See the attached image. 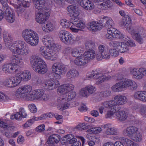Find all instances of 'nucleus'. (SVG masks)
Masks as SVG:
<instances>
[{
	"label": "nucleus",
	"instance_id": "1",
	"mask_svg": "<svg viewBox=\"0 0 146 146\" xmlns=\"http://www.w3.org/2000/svg\"><path fill=\"white\" fill-rule=\"evenodd\" d=\"M42 41L46 46L40 47L39 50L40 53L46 59L51 60L55 59L56 56L54 51L55 45L54 43L53 38L45 36Z\"/></svg>",
	"mask_w": 146,
	"mask_h": 146
},
{
	"label": "nucleus",
	"instance_id": "2",
	"mask_svg": "<svg viewBox=\"0 0 146 146\" xmlns=\"http://www.w3.org/2000/svg\"><path fill=\"white\" fill-rule=\"evenodd\" d=\"M30 61L33 69L36 72L43 74L47 72V69L46 63L39 57L32 55Z\"/></svg>",
	"mask_w": 146,
	"mask_h": 146
},
{
	"label": "nucleus",
	"instance_id": "3",
	"mask_svg": "<svg viewBox=\"0 0 146 146\" xmlns=\"http://www.w3.org/2000/svg\"><path fill=\"white\" fill-rule=\"evenodd\" d=\"M137 87V84L134 81L127 79L116 83L112 87L111 89L114 92H119L127 88L131 90H135Z\"/></svg>",
	"mask_w": 146,
	"mask_h": 146
},
{
	"label": "nucleus",
	"instance_id": "4",
	"mask_svg": "<svg viewBox=\"0 0 146 146\" xmlns=\"http://www.w3.org/2000/svg\"><path fill=\"white\" fill-rule=\"evenodd\" d=\"M22 36L26 42L31 46H36L38 42V34L30 29H26L22 33Z\"/></svg>",
	"mask_w": 146,
	"mask_h": 146
},
{
	"label": "nucleus",
	"instance_id": "5",
	"mask_svg": "<svg viewBox=\"0 0 146 146\" xmlns=\"http://www.w3.org/2000/svg\"><path fill=\"white\" fill-rule=\"evenodd\" d=\"M11 63L3 65L2 68L3 71L6 73H11L16 72L17 69L15 66L21 63L22 60L17 55H13L11 59Z\"/></svg>",
	"mask_w": 146,
	"mask_h": 146
},
{
	"label": "nucleus",
	"instance_id": "6",
	"mask_svg": "<svg viewBox=\"0 0 146 146\" xmlns=\"http://www.w3.org/2000/svg\"><path fill=\"white\" fill-rule=\"evenodd\" d=\"M59 36L61 41L67 44H73L76 40L73 35L64 30L60 31Z\"/></svg>",
	"mask_w": 146,
	"mask_h": 146
},
{
	"label": "nucleus",
	"instance_id": "7",
	"mask_svg": "<svg viewBox=\"0 0 146 146\" xmlns=\"http://www.w3.org/2000/svg\"><path fill=\"white\" fill-rule=\"evenodd\" d=\"M115 102L113 101H106L102 103V104L105 108H108L110 110L107 111L105 115L106 118H112L114 113L119 110V107H115Z\"/></svg>",
	"mask_w": 146,
	"mask_h": 146
},
{
	"label": "nucleus",
	"instance_id": "8",
	"mask_svg": "<svg viewBox=\"0 0 146 146\" xmlns=\"http://www.w3.org/2000/svg\"><path fill=\"white\" fill-rule=\"evenodd\" d=\"M73 25L70 27V29L74 32L78 33L79 31H82L85 27V23L79 20L78 18H73L71 20Z\"/></svg>",
	"mask_w": 146,
	"mask_h": 146
},
{
	"label": "nucleus",
	"instance_id": "9",
	"mask_svg": "<svg viewBox=\"0 0 146 146\" xmlns=\"http://www.w3.org/2000/svg\"><path fill=\"white\" fill-rule=\"evenodd\" d=\"M123 40L125 42H122L120 47L118 50L121 53H124L128 51L129 49V46H135V44L131 41L130 38L128 36L123 37Z\"/></svg>",
	"mask_w": 146,
	"mask_h": 146
},
{
	"label": "nucleus",
	"instance_id": "10",
	"mask_svg": "<svg viewBox=\"0 0 146 146\" xmlns=\"http://www.w3.org/2000/svg\"><path fill=\"white\" fill-rule=\"evenodd\" d=\"M98 52L96 55L97 60H100L102 58L106 59H109L110 55L108 52V50L106 47L102 45H100L98 47Z\"/></svg>",
	"mask_w": 146,
	"mask_h": 146
},
{
	"label": "nucleus",
	"instance_id": "11",
	"mask_svg": "<svg viewBox=\"0 0 146 146\" xmlns=\"http://www.w3.org/2000/svg\"><path fill=\"white\" fill-rule=\"evenodd\" d=\"M36 21L38 23L43 24L47 19L50 13L46 10L36 11Z\"/></svg>",
	"mask_w": 146,
	"mask_h": 146
},
{
	"label": "nucleus",
	"instance_id": "12",
	"mask_svg": "<svg viewBox=\"0 0 146 146\" xmlns=\"http://www.w3.org/2000/svg\"><path fill=\"white\" fill-rule=\"evenodd\" d=\"M100 26L105 27V28L111 29L114 25V23L112 19L110 17L103 16L99 20Z\"/></svg>",
	"mask_w": 146,
	"mask_h": 146
},
{
	"label": "nucleus",
	"instance_id": "13",
	"mask_svg": "<svg viewBox=\"0 0 146 146\" xmlns=\"http://www.w3.org/2000/svg\"><path fill=\"white\" fill-rule=\"evenodd\" d=\"M52 69L53 72L59 75L63 74L66 71L65 65L59 62L54 64L52 66Z\"/></svg>",
	"mask_w": 146,
	"mask_h": 146
},
{
	"label": "nucleus",
	"instance_id": "14",
	"mask_svg": "<svg viewBox=\"0 0 146 146\" xmlns=\"http://www.w3.org/2000/svg\"><path fill=\"white\" fill-rule=\"evenodd\" d=\"M108 74H103L98 72L95 73L88 74L87 76L88 78L94 79H98V81L100 83H102L104 80H108L110 78V77L107 76Z\"/></svg>",
	"mask_w": 146,
	"mask_h": 146
},
{
	"label": "nucleus",
	"instance_id": "15",
	"mask_svg": "<svg viewBox=\"0 0 146 146\" xmlns=\"http://www.w3.org/2000/svg\"><path fill=\"white\" fill-rule=\"evenodd\" d=\"M15 42L18 54L20 55H26L28 53V50L24 48L25 42L24 41L18 40L15 41Z\"/></svg>",
	"mask_w": 146,
	"mask_h": 146
},
{
	"label": "nucleus",
	"instance_id": "16",
	"mask_svg": "<svg viewBox=\"0 0 146 146\" xmlns=\"http://www.w3.org/2000/svg\"><path fill=\"white\" fill-rule=\"evenodd\" d=\"M143 72L142 68L139 69L134 68L130 69V72L133 77L137 80H140L143 78L144 75Z\"/></svg>",
	"mask_w": 146,
	"mask_h": 146
},
{
	"label": "nucleus",
	"instance_id": "17",
	"mask_svg": "<svg viewBox=\"0 0 146 146\" xmlns=\"http://www.w3.org/2000/svg\"><path fill=\"white\" fill-rule=\"evenodd\" d=\"M59 85V81L55 79L48 81L42 84V86L44 88L49 90H51L55 88H56Z\"/></svg>",
	"mask_w": 146,
	"mask_h": 146
},
{
	"label": "nucleus",
	"instance_id": "18",
	"mask_svg": "<svg viewBox=\"0 0 146 146\" xmlns=\"http://www.w3.org/2000/svg\"><path fill=\"white\" fill-rule=\"evenodd\" d=\"M115 100H111L109 101H113L115 102V105L116 106L115 107L117 108V107H119V110L120 109V107L119 105H123L125 104L127 101V99L125 96L118 95L115 96L114 97Z\"/></svg>",
	"mask_w": 146,
	"mask_h": 146
},
{
	"label": "nucleus",
	"instance_id": "19",
	"mask_svg": "<svg viewBox=\"0 0 146 146\" xmlns=\"http://www.w3.org/2000/svg\"><path fill=\"white\" fill-rule=\"evenodd\" d=\"M128 31L132 35H146L145 34V30L143 27H141L130 28Z\"/></svg>",
	"mask_w": 146,
	"mask_h": 146
},
{
	"label": "nucleus",
	"instance_id": "20",
	"mask_svg": "<svg viewBox=\"0 0 146 146\" xmlns=\"http://www.w3.org/2000/svg\"><path fill=\"white\" fill-rule=\"evenodd\" d=\"M138 128L134 126H130L124 129L123 131V134L126 135L129 138L135 133L137 132Z\"/></svg>",
	"mask_w": 146,
	"mask_h": 146
},
{
	"label": "nucleus",
	"instance_id": "21",
	"mask_svg": "<svg viewBox=\"0 0 146 146\" xmlns=\"http://www.w3.org/2000/svg\"><path fill=\"white\" fill-rule=\"evenodd\" d=\"M95 91V87L90 86L82 89L80 91V94L82 96L87 97L89 94H92Z\"/></svg>",
	"mask_w": 146,
	"mask_h": 146
},
{
	"label": "nucleus",
	"instance_id": "22",
	"mask_svg": "<svg viewBox=\"0 0 146 146\" xmlns=\"http://www.w3.org/2000/svg\"><path fill=\"white\" fill-rule=\"evenodd\" d=\"M30 2L29 1H23L22 3H21L17 7L16 11L17 12L18 16L24 11L25 9L23 7H29L30 5Z\"/></svg>",
	"mask_w": 146,
	"mask_h": 146
},
{
	"label": "nucleus",
	"instance_id": "23",
	"mask_svg": "<svg viewBox=\"0 0 146 146\" xmlns=\"http://www.w3.org/2000/svg\"><path fill=\"white\" fill-rule=\"evenodd\" d=\"M86 137L88 139L87 143L89 146H94L99 141V138L96 135L88 134L86 135Z\"/></svg>",
	"mask_w": 146,
	"mask_h": 146
},
{
	"label": "nucleus",
	"instance_id": "24",
	"mask_svg": "<svg viewBox=\"0 0 146 146\" xmlns=\"http://www.w3.org/2000/svg\"><path fill=\"white\" fill-rule=\"evenodd\" d=\"M67 9L73 16V18H71V19H70V21L72 20V19L73 18H77L76 17L79 14V9L73 5L68 6L67 8Z\"/></svg>",
	"mask_w": 146,
	"mask_h": 146
},
{
	"label": "nucleus",
	"instance_id": "25",
	"mask_svg": "<svg viewBox=\"0 0 146 146\" xmlns=\"http://www.w3.org/2000/svg\"><path fill=\"white\" fill-rule=\"evenodd\" d=\"M45 2V0H36L35 1V6L36 9V11L46 10L47 8L44 7Z\"/></svg>",
	"mask_w": 146,
	"mask_h": 146
},
{
	"label": "nucleus",
	"instance_id": "26",
	"mask_svg": "<svg viewBox=\"0 0 146 146\" xmlns=\"http://www.w3.org/2000/svg\"><path fill=\"white\" fill-rule=\"evenodd\" d=\"M60 139V136L58 134L50 135L46 142L47 144H54L58 143Z\"/></svg>",
	"mask_w": 146,
	"mask_h": 146
},
{
	"label": "nucleus",
	"instance_id": "27",
	"mask_svg": "<svg viewBox=\"0 0 146 146\" xmlns=\"http://www.w3.org/2000/svg\"><path fill=\"white\" fill-rule=\"evenodd\" d=\"M107 33L109 34H112V32L113 31V33L112 35V37L114 38H123L124 35L121 34V33L119 31H117L116 29L111 28V29H109L107 30Z\"/></svg>",
	"mask_w": 146,
	"mask_h": 146
},
{
	"label": "nucleus",
	"instance_id": "28",
	"mask_svg": "<svg viewBox=\"0 0 146 146\" xmlns=\"http://www.w3.org/2000/svg\"><path fill=\"white\" fill-rule=\"evenodd\" d=\"M87 25L88 28L92 31H95L98 30H100L101 29L99 21L97 23L94 21L89 23Z\"/></svg>",
	"mask_w": 146,
	"mask_h": 146
},
{
	"label": "nucleus",
	"instance_id": "29",
	"mask_svg": "<svg viewBox=\"0 0 146 146\" xmlns=\"http://www.w3.org/2000/svg\"><path fill=\"white\" fill-rule=\"evenodd\" d=\"M135 99L144 102H146V92L139 91L135 92L134 94Z\"/></svg>",
	"mask_w": 146,
	"mask_h": 146
},
{
	"label": "nucleus",
	"instance_id": "30",
	"mask_svg": "<svg viewBox=\"0 0 146 146\" xmlns=\"http://www.w3.org/2000/svg\"><path fill=\"white\" fill-rule=\"evenodd\" d=\"M88 61L83 56H80L74 60L75 64L78 66H82L86 65L88 63Z\"/></svg>",
	"mask_w": 146,
	"mask_h": 146
},
{
	"label": "nucleus",
	"instance_id": "31",
	"mask_svg": "<svg viewBox=\"0 0 146 146\" xmlns=\"http://www.w3.org/2000/svg\"><path fill=\"white\" fill-rule=\"evenodd\" d=\"M115 115L117 119L119 121H123L125 120L127 118V113L123 111H117Z\"/></svg>",
	"mask_w": 146,
	"mask_h": 146
},
{
	"label": "nucleus",
	"instance_id": "32",
	"mask_svg": "<svg viewBox=\"0 0 146 146\" xmlns=\"http://www.w3.org/2000/svg\"><path fill=\"white\" fill-rule=\"evenodd\" d=\"M82 56L88 61V60L93 59L95 57V52L94 50H88L85 52Z\"/></svg>",
	"mask_w": 146,
	"mask_h": 146
},
{
	"label": "nucleus",
	"instance_id": "33",
	"mask_svg": "<svg viewBox=\"0 0 146 146\" xmlns=\"http://www.w3.org/2000/svg\"><path fill=\"white\" fill-rule=\"evenodd\" d=\"M19 89L21 91L23 95L26 97L27 94L31 92L32 88L30 85H25L20 88Z\"/></svg>",
	"mask_w": 146,
	"mask_h": 146
},
{
	"label": "nucleus",
	"instance_id": "34",
	"mask_svg": "<svg viewBox=\"0 0 146 146\" xmlns=\"http://www.w3.org/2000/svg\"><path fill=\"white\" fill-rule=\"evenodd\" d=\"M3 5L2 11L4 16L9 14L12 12L11 8L8 6L7 3H1Z\"/></svg>",
	"mask_w": 146,
	"mask_h": 146
},
{
	"label": "nucleus",
	"instance_id": "35",
	"mask_svg": "<svg viewBox=\"0 0 146 146\" xmlns=\"http://www.w3.org/2000/svg\"><path fill=\"white\" fill-rule=\"evenodd\" d=\"M76 95V93L74 91L70 92L68 94V95L64 96L61 98V102H63L64 100L69 101L74 98Z\"/></svg>",
	"mask_w": 146,
	"mask_h": 146
},
{
	"label": "nucleus",
	"instance_id": "36",
	"mask_svg": "<svg viewBox=\"0 0 146 146\" xmlns=\"http://www.w3.org/2000/svg\"><path fill=\"white\" fill-rule=\"evenodd\" d=\"M78 72L77 70L75 69H72L67 72L66 76L69 79H71L78 76Z\"/></svg>",
	"mask_w": 146,
	"mask_h": 146
},
{
	"label": "nucleus",
	"instance_id": "37",
	"mask_svg": "<svg viewBox=\"0 0 146 146\" xmlns=\"http://www.w3.org/2000/svg\"><path fill=\"white\" fill-rule=\"evenodd\" d=\"M103 3L101 4L102 6V8L104 10H106L108 8H111L113 6V4L110 0H103Z\"/></svg>",
	"mask_w": 146,
	"mask_h": 146
},
{
	"label": "nucleus",
	"instance_id": "38",
	"mask_svg": "<svg viewBox=\"0 0 146 146\" xmlns=\"http://www.w3.org/2000/svg\"><path fill=\"white\" fill-rule=\"evenodd\" d=\"M21 74H20L18 73L15 75L13 78H12V80L13 81V83L15 86L18 85L21 81L23 80Z\"/></svg>",
	"mask_w": 146,
	"mask_h": 146
},
{
	"label": "nucleus",
	"instance_id": "39",
	"mask_svg": "<svg viewBox=\"0 0 146 146\" xmlns=\"http://www.w3.org/2000/svg\"><path fill=\"white\" fill-rule=\"evenodd\" d=\"M119 133L118 129L115 127H111L106 129L105 133L108 135H117Z\"/></svg>",
	"mask_w": 146,
	"mask_h": 146
},
{
	"label": "nucleus",
	"instance_id": "40",
	"mask_svg": "<svg viewBox=\"0 0 146 146\" xmlns=\"http://www.w3.org/2000/svg\"><path fill=\"white\" fill-rule=\"evenodd\" d=\"M129 138L135 142H139L142 140V135L138 131L130 137Z\"/></svg>",
	"mask_w": 146,
	"mask_h": 146
},
{
	"label": "nucleus",
	"instance_id": "41",
	"mask_svg": "<svg viewBox=\"0 0 146 146\" xmlns=\"http://www.w3.org/2000/svg\"><path fill=\"white\" fill-rule=\"evenodd\" d=\"M0 84H3L4 85L9 87H14L15 86L12 78L6 80L3 82H0Z\"/></svg>",
	"mask_w": 146,
	"mask_h": 146
},
{
	"label": "nucleus",
	"instance_id": "42",
	"mask_svg": "<svg viewBox=\"0 0 146 146\" xmlns=\"http://www.w3.org/2000/svg\"><path fill=\"white\" fill-rule=\"evenodd\" d=\"M53 27L54 26L52 23L50 22H48L45 25H44L42 29L45 32H48L52 31Z\"/></svg>",
	"mask_w": 146,
	"mask_h": 146
},
{
	"label": "nucleus",
	"instance_id": "43",
	"mask_svg": "<svg viewBox=\"0 0 146 146\" xmlns=\"http://www.w3.org/2000/svg\"><path fill=\"white\" fill-rule=\"evenodd\" d=\"M132 36L134 37L135 39L139 44H142L143 43L144 41V38L146 36V35H138Z\"/></svg>",
	"mask_w": 146,
	"mask_h": 146
},
{
	"label": "nucleus",
	"instance_id": "44",
	"mask_svg": "<svg viewBox=\"0 0 146 146\" xmlns=\"http://www.w3.org/2000/svg\"><path fill=\"white\" fill-rule=\"evenodd\" d=\"M23 80L25 81H27L31 79V74L30 72L28 70L25 71L21 74Z\"/></svg>",
	"mask_w": 146,
	"mask_h": 146
},
{
	"label": "nucleus",
	"instance_id": "45",
	"mask_svg": "<svg viewBox=\"0 0 146 146\" xmlns=\"http://www.w3.org/2000/svg\"><path fill=\"white\" fill-rule=\"evenodd\" d=\"M4 17H5L7 21L10 23H13L15 19V15L13 12L9 13V14L5 16Z\"/></svg>",
	"mask_w": 146,
	"mask_h": 146
},
{
	"label": "nucleus",
	"instance_id": "46",
	"mask_svg": "<svg viewBox=\"0 0 146 146\" xmlns=\"http://www.w3.org/2000/svg\"><path fill=\"white\" fill-rule=\"evenodd\" d=\"M122 23L123 25L127 28V30H129L130 28H131V20L128 17L127 18H124L122 19Z\"/></svg>",
	"mask_w": 146,
	"mask_h": 146
},
{
	"label": "nucleus",
	"instance_id": "47",
	"mask_svg": "<svg viewBox=\"0 0 146 146\" xmlns=\"http://www.w3.org/2000/svg\"><path fill=\"white\" fill-rule=\"evenodd\" d=\"M3 39L6 43L11 42L13 40V38L9 34L4 32L3 35Z\"/></svg>",
	"mask_w": 146,
	"mask_h": 146
},
{
	"label": "nucleus",
	"instance_id": "48",
	"mask_svg": "<svg viewBox=\"0 0 146 146\" xmlns=\"http://www.w3.org/2000/svg\"><path fill=\"white\" fill-rule=\"evenodd\" d=\"M65 84L59 87L57 89L58 94L60 95H63L67 93Z\"/></svg>",
	"mask_w": 146,
	"mask_h": 146
},
{
	"label": "nucleus",
	"instance_id": "49",
	"mask_svg": "<svg viewBox=\"0 0 146 146\" xmlns=\"http://www.w3.org/2000/svg\"><path fill=\"white\" fill-rule=\"evenodd\" d=\"M121 44V42L118 41H114L110 42L109 45L111 47H113L115 48V49L118 50Z\"/></svg>",
	"mask_w": 146,
	"mask_h": 146
},
{
	"label": "nucleus",
	"instance_id": "50",
	"mask_svg": "<svg viewBox=\"0 0 146 146\" xmlns=\"http://www.w3.org/2000/svg\"><path fill=\"white\" fill-rule=\"evenodd\" d=\"M35 92L36 99L40 100L43 94H44V91L42 89H38L35 90Z\"/></svg>",
	"mask_w": 146,
	"mask_h": 146
},
{
	"label": "nucleus",
	"instance_id": "51",
	"mask_svg": "<svg viewBox=\"0 0 146 146\" xmlns=\"http://www.w3.org/2000/svg\"><path fill=\"white\" fill-rule=\"evenodd\" d=\"M85 47L88 50H93L95 47V44L91 41H88L85 44Z\"/></svg>",
	"mask_w": 146,
	"mask_h": 146
},
{
	"label": "nucleus",
	"instance_id": "52",
	"mask_svg": "<svg viewBox=\"0 0 146 146\" xmlns=\"http://www.w3.org/2000/svg\"><path fill=\"white\" fill-rule=\"evenodd\" d=\"M70 22L67 21H64L63 20H61L60 22V24L63 27L66 28H69L72 25H73L72 22L71 21Z\"/></svg>",
	"mask_w": 146,
	"mask_h": 146
},
{
	"label": "nucleus",
	"instance_id": "53",
	"mask_svg": "<svg viewBox=\"0 0 146 146\" xmlns=\"http://www.w3.org/2000/svg\"><path fill=\"white\" fill-rule=\"evenodd\" d=\"M9 48L13 52H17V48L16 46L15 41L9 43Z\"/></svg>",
	"mask_w": 146,
	"mask_h": 146
},
{
	"label": "nucleus",
	"instance_id": "54",
	"mask_svg": "<svg viewBox=\"0 0 146 146\" xmlns=\"http://www.w3.org/2000/svg\"><path fill=\"white\" fill-rule=\"evenodd\" d=\"M81 52V51L80 52L79 51V48H75L72 50L71 54L74 57L78 58L79 56L82 55Z\"/></svg>",
	"mask_w": 146,
	"mask_h": 146
},
{
	"label": "nucleus",
	"instance_id": "55",
	"mask_svg": "<svg viewBox=\"0 0 146 146\" xmlns=\"http://www.w3.org/2000/svg\"><path fill=\"white\" fill-rule=\"evenodd\" d=\"M87 126L85 123H80L78 125L76 126L74 129H77L79 130L82 131L83 130L86 129Z\"/></svg>",
	"mask_w": 146,
	"mask_h": 146
},
{
	"label": "nucleus",
	"instance_id": "56",
	"mask_svg": "<svg viewBox=\"0 0 146 146\" xmlns=\"http://www.w3.org/2000/svg\"><path fill=\"white\" fill-rule=\"evenodd\" d=\"M10 100V98L8 96L0 92V101L5 102L9 100Z\"/></svg>",
	"mask_w": 146,
	"mask_h": 146
},
{
	"label": "nucleus",
	"instance_id": "57",
	"mask_svg": "<svg viewBox=\"0 0 146 146\" xmlns=\"http://www.w3.org/2000/svg\"><path fill=\"white\" fill-rule=\"evenodd\" d=\"M111 94V92L107 90L100 92L99 94V96L101 98H106L109 96Z\"/></svg>",
	"mask_w": 146,
	"mask_h": 146
},
{
	"label": "nucleus",
	"instance_id": "58",
	"mask_svg": "<svg viewBox=\"0 0 146 146\" xmlns=\"http://www.w3.org/2000/svg\"><path fill=\"white\" fill-rule=\"evenodd\" d=\"M90 131L93 133V134H98L100 133L102 131V129L100 127H95L90 129Z\"/></svg>",
	"mask_w": 146,
	"mask_h": 146
},
{
	"label": "nucleus",
	"instance_id": "59",
	"mask_svg": "<svg viewBox=\"0 0 146 146\" xmlns=\"http://www.w3.org/2000/svg\"><path fill=\"white\" fill-rule=\"evenodd\" d=\"M109 51L111 55L113 57H115L119 55V51L116 49H110Z\"/></svg>",
	"mask_w": 146,
	"mask_h": 146
},
{
	"label": "nucleus",
	"instance_id": "60",
	"mask_svg": "<svg viewBox=\"0 0 146 146\" xmlns=\"http://www.w3.org/2000/svg\"><path fill=\"white\" fill-rule=\"evenodd\" d=\"M26 97L27 98L30 100H32L36 99L35 92H31L27 94Z\"/></svg>",
	"mask_w": 146,
	"mask_h": 146
},
{
	"label": "nucleus",
	"instance_id": "61",
	"mask_svg": "<svg viewBox=\"0 0 146 146\" xmlns=\"http://www.w3.org/2000/svg\"><path fill=\"white\" fill-rule=\"evenodd\" d=\"M140 112L143 117H146V105H142L140 108Z\"/></svg>",
	"mask_w": 146,
	"mask_h": 146
},
{
	"label": "nucleus",
	"instance_id": "62",
	"mask_svg": "<svg viewBox=\"0 0 146 146\" xmlns=\"http://www.w3.org/2000/svg\"><path fill=\"white\" fill-rule=\"evenodd\" d=\"M66 87V91H67V93L69 92L72 91L74 88V86L71 84H65Z\"/></svg>",
	"mask_w": 146,
	"mask_h": 146
},
{
	"label": "nucleus",
	"instance_id": "63",
	"mask_svg": "<svg viewBox=\"0 0 146 146\" xmlns=\"http://www.w3.org/2000/svg\"><path fill=\"white\" fill-rule=\"evenodd\" d=\"M29 110L30 111L33 113H35L36 112L37 108L36 106L33 104L29 105Z\"/></svg>",
	"mask_w": 146,
	"mask_h": 146
},
{
	"label": "nucleus",
	"instance_id": "64",
	"mask_svg": "<svg viewBox=\"0 0 146 146\" xmlns=\"http://www.w3.org/2000/svg\"><path fill=\"white\" fill-rule=\"evenodd\" d=\"M15 95L17 98H18L25 97L23 95L21 91L19 88L17 89Z\"/></svg>",
	"mask_w": 146,
	"mask_h": 146
}]
</instances>
